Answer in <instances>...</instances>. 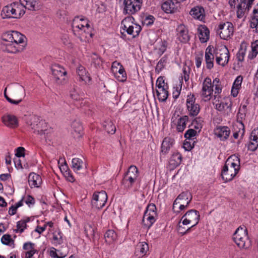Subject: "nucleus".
<instances>
[{"label": "nucleus", "mask_w": 258, "mask_h": 258, "mask_svg": "<svg viewBox=\"0 0 258 258\" xmlns=\"http://www.w3.org/2000/svg\"><path fill=\"white\" fill-rule=\"evenodd\" d=\"M240 169V158L235 155L230 156L226 160L221 172L225 182L231 181Z\"/></svg>", "instance_id": "nucleus-1"}, {"label": "nucleus", "mask_w": 258, "mask_h": 258, "mask_svg": "<svg viewBox=\"0 0 258 258\" xmlns=\"http://www.w3.org/2000/svg\"><path fill=\"white\" fill-rule=\"evenodd\" d=\"M52 130L49 127L47 123L41 117L38 116H33V133L37 134L41 136H44L45 140H50V135Z\"/></svg>", "instance_id": "nucleus-2"}, {"label": "nucleus", "mask_w": 258, "mask_h": 258, "mask_svg": "<svg viewBox=\"0 0 258 258\" xmlns=\"http://www.w3.org/2000/svg\"><path fill=\"white\" fill-rule=\"evenodd\" d=\"M25 37L18 31H13V42L5 43V50L10 53H16L23 50Z\"/></svg>", "instance_id": "nucleus-3"}, {"label": "nucleus", "mask_w": 258, "mask_h": 258, "mask_svg": "<svg viewBox=\"0 0 258 258\" xmlns=\"http://www.w3.org/2000/svg\"><path fill=\"white\" fill-rule=\"evenodd\" d=\"M72 26L74 34L78 37H87V34H90V27L87 19L76 17Z\"/></svg>", "instance_id": "nucleus-4"}, {"label": "nucleus", "mask_w": 258, "mask_h": 258, "mask_svg": "<svg viewBox=\"0 0 258 258\" xmlns=\"http://www.w3.org/2000/svg\"><path fill=\"white\" fill-rule=\"evenodd\" d=\"M25 12L22 9V5L18 3H14L4 7L1 12L3 18L18 19L24 15Z\"/></svg>", "instance_id": "nucleus-5"}, {"label": "nucleus", "mask_w": 258, "mask_h": 258, "mask_svg": "<svg viewBox=\"0 0 258 258\" xmlns=\"http://www.w3.org/2000/svg\"><path fill=\"white\" fill-rule=\"evenodd\" d=\"M7 88L8 87L6 88L4 91V96L7 100L11 104L14 105H17L20 103L22 100L24 91L22 86L18 84L8 86V88L10 90L11 97L7 94Z\"/></svg>", "instance_id": "nucleus-6"}, {"label": "nucleus", "mask_w": 258, "mask_h": 258, "mask_svg": "<svg viewBox=\"0 0 258 258\" xmlns=\"http://www.w3.org/2000/svg\"><path fill=\"white\" fill-rule=\"evenodd\" d=\"M192 197L190 192L186 191L181 192L174 201L173 210L175 212L179 213L187 208L192 200Z\"/></svg>", "instance_id": "nucleus-7"}, {"label": "nucleus", "mask_w": 258, "mask_h": 258, "mask_svg": "<svg viewBox=\"0 0 258 258\" xmlns=\"http://www.w3.org/2000/svg\"><path fill=\"white\" fill-rule=\"evenodd\" d=\"M134 18L130 16L124 18L121 22V28L123 31L122 33L126 32L133 37L139 35L142 28L141 26L133 22Z\"/></svg>", "instance_id": "nucleus-8"}, {"label": "nucleus", "mask_w": 258, "mask_h": 258, "mask_svg": "<svg viewBox=\"0 0 258 258\" xmlns=\"http://www.w3.org/2000/svg\"><path fill=\"white\" fill-rule=\"evenodd\" d=\"M233 239L240 248H247L250 246V241L248 238L246 229L238 228L233 234Z\"/></svg>", "instance_id": "nucleus-9"}, {"label": "nucleus", "mask_w": 258, "mask_h": 258, "mask_svg": "<svg viewBox=\"0 0 258 258\" xmlns=\"http://www.w3.org/2000/svg\"><path fill=\"white\" fill-rule=\"evenodd\" d=\"M156 207L153 204H149L144 213L142 222L145 228L149 229L156 221Z\"/></svg>", "instance_id": "nucleus-10"}, {"label": "nucleus", "mask_w": 258, "mask_h": 258, "mask_svg": "<svg viewBox=\"0 0 258 258\" xmlns=\"http://www.w3.org/2000/svg\"><path fill=\"white\" fill-rule=\"evenodd\" d=\"M217 32L221 39L228 40L233 35V25L230 22H221L218 25Z\"/></svg>", "instance_id": "nucleus-11"}, {"label": "nucleus", "mask_w": 258, "mask_h": 258, "mask_svg": "<svg viewBox=\"0 0 258 258\" xmlns=\"http://www.w3.org/2000/svg\"><path fill=\"white\" fill-rule=\"evenodd\" d=\"M219 96H215L213 104L216 109L219 111L224 112L227 114L231 112L232 102L228 97H224L221 99Z\"/></svg>", "instance_id": "nucleus-12"}, {"label": "nucleus", "mask_w": 258, "mask_h": 258, "mask_svg": "<svg viewBox=\"0 0 258 258\" xmlns=\"http://www.w3.org/2000/svg\"><path fill=\"white\" fill-rule=\"evenodd\" d=\"M215 56L216 62L224 67L227 64L229 59V52L225 45H221L215 49Z\"/></svg>", "instance_id": "nucleus-13"}, {"label": "nucleus", "mask_w": 258, "mask_h": 258, "mask_svg": "<svg viewBox=\"0 0 258 258\" xmlns=\"http://www.w3.org/2000/svg\"><path fill=\"white\" fill-rule=\"evenodd\" d=\"M199 213L196 210H189L180 219L183 225H191V226L190 227L191 228L196 225L199 223Z\"/></svg>", "instance_id": "nucleus-14"}, {"label": "nucleus", "mask_w": 258, "mask_h": 258, "mask_svg": "<svg viewBox=\"0 0 258 258\" xmlns=\"http://www.w3.org/2000/svg\"><path fill=\"white\" fill-rule=\"evenodd\" d=\"M143 0H123V13L130 15L138 12L141 8Z\"/></svg>", "instance_id": "nucleus-15"}, {"label": "nucleus", "mask_w": 258, "mask_h": 258, "mask_svg": "<svg viewBox=\"0 0 258 258\" xmlns=\"http://www.w3.org/2000/svg\"><path fill=\"white\" fill-rule=\"evenodd\" d=\"M186 106L190 116H197L200 111V105L196 103V98L194 94H190L187 95Z\"/></svg>", "instance_id": "nucleus-16"}, {"label": "nucleus", "mask_w": 258, "mask_h": 258, "mask_svg": "<svg viewBox=\"0 0 258 258\" xmlns=\"http://www.w3.org/2000/svg\"><path fill=\"white\" fill-rule=\"evenodd\" d=\"M52 74L57 84H62L66 80L67 71L64 68L58 64H54L51 68Z\"/></svg>", "instance_id": "nucleus-17"}, {"label": "nucleus", "mask_w": 258, "mask_h": 258, "mask_svg": "<svg viewBox=\"0 0 258 258\" xmlns=\"http://www.w3.org/2000/svg\"><path fill=\"white\" fill-rule=\"evenodd\" d=\"M107 200V195L106 192L102 190L99 192H96L93 194L91 204L93 207L100 209L104 206Z\"/></svg>", "instance_id": "nucleus-18"}, {"label": "nucleus", "mask_w": 258, "mask_h": 258, "mask_svg": "<svg viewBox=\"0 0 258 258\" xmlns=\"http://www.w3.org/2000/svg\"><path fill=\"white\" fill-rule=\"evenodd\" d=\"M213 87L211 79L207 77L203 83L201 91V96L205 101L210 100L213 92Z\"/></svg>", "instance_id": "nucleus-19"}, {"label": "nucleus", "mask_w": 258, "mask_h": 258, "mask_svg": "<svg viewBox=\"0 0 258 258\" xmlns=\"http://www.w3.org/2000/svg\"><path fill=\"white\" fill-rule=\"evenodd\" d=\"M177 39L182 43H186L190 39L188 30L184 25L180 24L176 28Z\"/></svg>", "instance_id": "nucleus-20"}, {"label": "nucleus", "mask_w": 258, "mask_h": 258, "mask_svg": "<svg viewBox=\"0 0 258 258\" xmlns=\"http://www.w3.org/2000/svg\"><path fill=\"white\" fill-rule=\"evenodd\" d=\"M215 55V49L213 47L209 46L205 51V61L207 69H211L213 68Z\"/></svg>", "instance_id": "nucleus-21"}, {"label": "nucleus", "mask_w": 258, "mask_h": 258, "mask_svg": "<svg viewBox=\"0 0 258 258\" xmlns=\"http://www.w3.org/2000/svg\"><path fill=\"white\" fill-rule=\"evenodd\" d=\"M214 133L221 140L224 141L229 136L230 130L226 126H219L215 128Z\"/></svg>", "instance_id": "nucleus-22"}, {"label": "nucleus", "mask_w": 258, "mask_h": 258, "mask_svg": "<svg viewBox=\"0 0 258 258\" xmlns=\"http://www.w3.org/2000/svg\"><path fill=\"white\" fill-rule=\"evenodd\" d=\"M2 121L7 126L10 128H15L18 125L17 117L13 115L7 114L2 117Z\"/></svg>", "instance_id": "nucleus-23"}, {"label": "nucleus", "mask_w": 258, "mask_h": 258, "mask_svg": "<svg viewBox=\"0 0 258 258\" xmlns=\"http://www.w3.org/2000/svg\"><path fill=\"white\" fill-rule=\"evenodd\" d=\"M84 231L86 235L90 240L95 242L98 239V236L95 233V227L90 223H87L84 226Z\"/></svg>", "instance_id": "nucleus-24"}, {"label": "nucleus", "mask_w": 258, "mask_h": 258, "mask_svg": "<svg viewBox=\"0 0 258 258\" xmlns=\"http://www.w3.org/2000/svg\"><path fill=\"white\" fill-rule=\"evenodd\" d=\"M247 0H241L240 3L237 6V17L238 18H242L245 14L248 12L251 7L246 3Z\"/></svg>", "instance_id": "nucleus-25"}, {"label": "nucleus", "mask_w": 258, "mask_h": 258, "mask_svg": "<svg viewBox=\"0 0 258 258\" xmlns=\"http://www.w3.org/2000/svg\"><path fill=\"white\" fill-rule=\"evenodd\" d=\"M77 73L80 81H83L85 83L90 82L91 77L83 66H79L77 69Z\"/></svg>", "instance_id": "nucleus-26"}, {"label": "nucleus", "mask_w": 258, "mask_h": 258, "mask_svg": "<svg viewBox=\"0 0 258 258\" xmlns=\"http://www.w3.org/2000/svg\"><path fill=\"white\" fill-rule=\"evenodd\" d=\"M250 27L253 29V32L258 33V4L253 10V16L250 20Z\"/></svg>", "instance_id": "nucleus-27"}, {"label": "nucleus", "mask_w": 258, "mask_h": 258, "mask_svg": "<svg viewBox=\"0 0 258 258\" xmlns=\"http://www.w3.org/2000/svg\"><path fill=\"white\" fill-rule=\"evenodd\" d=\"M199 37L201 42H206L209 39L210 31L205 26H201L198 28Z\"/></svg>", "instance_id": "nucleus-28"}, {"label": "nucleus", "mask_w": 258, "mask_h": 258, "mask_svg": "<svg viewBox=\"0 0 258 258\" xmlns=\"http://www.w3.org/2000/svg\"><path fill=\"white\" fill-rule=\"evenodd\" d=\"M40 168L41 165H38L37 169L33 171V186L36 187H40L42 184Z\"/></svg>", "instance_id": "nucleus-29"}, {"label": "nucleus", "mask_w": 258, "mask_h": 258, "mask_svg": "<svg viewBox=\"0 0 258 258\" xmlns=\"http://www.w3.org/2000/svg\"><path fill=\"white\" fill-rule=\"evenodd\" d=\"M174 144V140L172 138H165L162 142L161 152L162 153L167 154Z\"/></svg>", "instance_id": "nucleus-30"}, {"label": "nucleus", "mask_w": 258, "mask_h": 258, "mask_svg": "<svg viewBox=\"0 0 258 258\" xmlns=\"http://www.w3.org/2000/svg\"><path fill=\"white\" fill-rule=\"evenodd\" d=\"M23 251L22 253V258H32V243L26 242L23 245Z\"/></svg>", "instance_id": "nucleus-31"}, {"label": "nucleus", "mask_w": 258, "mask_h": 258, "mask_svg": "<svg viewBox=\"0 0 258 258\" xmlns=\"http://www.w3.org/2000/svg\"><path fill=\"white\" fill-rule=\"evenodd\" d=\"M182 156L179 153H174L172 154L169 160V165L172 168H175L179 165L181 162Z\"/></svg>", "instance_id": "nucleus-32"}, {"label": "nucleus", "mask_w": 258, "mask_h": 258, "mask_svg": "<svg viewBox=\"0 0 258 258\" xmlns=\"http://www.w3.org/2000/svg\"><path fill=\"white\" fill-rule=\"evenodd\" d=\"M204 9L201 7H197L192 8L190 14L195 19H202L204 17Z\"/></svg>", "instance_id": "nucleus-33"}, {"label": "nucleus", "mask_w": 258, "mask_h": 258, "mask_svg": "<svg viewBox=\"0 0 258 258\" xmlns=\"http://www.w3.org/2000/svg\"><path fill=\"white\" fill-rule=\"evenodd\" d=\"M149 247L148 244L145 242L139 243L136 248V253L137 255H143L148 250Z\"/></svg>", "instance_id": "nucleus-34"}, {"label": "nucleus", "mask_w": 258, "mask_h": 258, "mask_svg": "<svg viewBox=\"0 0 258 258\" xmlns=\"http://www.w3.org/2000/svg\"><path fill=\"white\" fill-rule=\"evenodd\" d=\"M167 87L165 88H160L156 90L157 96L160 101H165L168 96V92L167 90Z\"/></svg>", "instance_id": "nucleus-35"}, {"label": "nucleus", "mask_w": 258, "mask_h": 258, "mask_svg": "<svg viewBox=\"0 0 258 258\" xmlns=\"http://www.w3.org/2000/svg\"><path fill=\"white\" fill-rule=\"evenodd\" d=\"M188 117L184 115L180 117L177 121L176 129L179 132H182L185 128Z\"/></svg>", "instance_id": "nucleus-36"}, {"label": "nucleus", "mask_w": 258, "mask_h": 258, "mask_svg": "<svg viewBox=\"0 0 258 258\" xmlns=\"http://www.w3.org/2000/svg\"><path fill=\"white\" fill-rule=\"evenodd\" d=\"M162 9L167 13H173L175 5L171 0H167L162 5Z\"/></svg>", "instance_id": "nucleus-37"}, {"label": "nucleus", "mask_w": 258, "mask_h": 258, "mask_svg": "<svg viewBox=\"0 0 258 258\" xmlns=\"http://www.w3.org/2000/svg\"><path fill=\"white\" fill-rule=\"evenodd\" d=\"M72 168L76 172L80 171L84 165V162L81 159L78 158H75L72 159Z\"/></svg>", "instance_id": "nucleus-38"}, {"label": "nucleus", "mask_w": 258, "mask_h": 258, "mask_svg": "<svg viewBox=\"0 0 258 258\" xmlns=\"http://www.w3.org/2000/svg\"><path fill=\"white\" fill-rule=\"evenodd\" d=\"M105 241L110 244L114 241L117 238V234L113 230H108L104 234Z\"/></svg>", "instance_id": "nucleus-39"}, {"label": "nucleus", "mask_w": 258, "mask_h": 258, "mask_svg": "<svg viewBox=\"0 0 258 258\" xmlns=\"http://www.w3.org/2000/svg\"><path fill=\"white\" fill-rule=\"evenodd\" d=\"M91 57L92 59L91 65L93 66L96 68H99L102 66V60L96 53H93Z\"/></svg>", "instance_id": "nucleus-40"}, {"label": "nucleus", "mask_w": 258, "mask_h": 258, "mask_svg": "<svg viewBox=\"0 0 258 258\" xmlns=\"http://www.w3.org/2000/svg\"><path fill=\"white\" fill-rule=\"evenodd\" d=\"M137 179L133 177H130L127 175H124L122 181V183L126 188H130Z\"/></svg>", "instance_id": "nucleus-41"}, {"label": "nucleus", "mask_w": 258, "mask_h": 258, "mask_svg": "<svg viewBox=\"0 0 258 258\" xmlns=\"http://www.w3.org/2000/svg\"><path fill=\"white\" fill-rule=\"evenodd\" d=\"M114 73L115 74V76L118 81L120 82H123L126 80V73L122 66H120L118 70Z\"/></svg>", "instance_id": "nucleus-42"}, {"label": "nucleus", "mask_w": 258, "mask_h": 258, "mask_svg": "<svg viewBox=\"0 0 258 258\" xmlns=\"http://www.w3.org/2000/svg\"><path fill=\"white\" fill-rule=\"evenodd\" d=\"M103 126L108 134H114L116 131L115 126L111 121L105 122Z\"/></svg>", "instance_id": "nucleus-43"}, {"label": "nucleus", "mask_w": 258, "mask_h": 258, "mask_svg": "<svg viewBox=\"0 0 258 258\" xmlns=\"http://www.w3.org/2000/svg\"><path fill=\"white\" fill-rule=\"evenodd\" d=\"M125 175H127L130 177H133L135 179H137L139 176V171L138 168L136 166L131 165L127 172L125 173Z\"/></svg>", "instance_id": "nucleus-44"}, {"label": "nucleus", "mask_w": 258, "mask_h": 258, "mask_svg": "<svg viewBox=\"0 0 258 258\" xmlns=\"http://www.w3.org/2000/svg\"><path fill=\"white\" fill-rule=\"evenodd\" d=\"M246 47L245 46L241 45L240 48L236 54V58L239 61H243L246 53Z\"/></svg>", "instance_id": "nucleus-45"}, {"label": "nucleus", "mask_w": 258, "mask_h": 258, "mask_svg": "<svg viewBox=\"0 0 258 258\" xmlns=\"http://www.w3.org/2000/svg\"><path fill=\"white\" fill-rule=\"evenodd\" d=\"M30 221V218L26 217L23 219L18 221L17 224V228L20 229V231L22 232L24 231V229L26 228V223Z\"/></svg>", "instance_id": "nucleus-46"}, {"label": "nucleus", "mask_w": 258, "mask_h": 258, "mask_svg": "<svg viewBox=\"0 0 258 258\" xmlns=\"http://www.w3.org/2000/svg\"><path fill=\"white\" fill-rule=\"evenodd\" d=\"M167 62V58L166 57L164 56L162 57L160 60L158 61L156 68L155 71L157 73L160 72L165 67Z\"/></svg>", "instance_id": "nucleus-47"}, {"label": "nucleus", "mask_w": 258, "mask_h": 258, "mask_svg": "<svg viewBox=\"0 0 258 258\" xmlns=\"http://www.w3.org/2000/svg\"><path fill=\"white\" fill-rule=\"evenodd\" d=\"M77 88L75 86H73L70 88V96L74 100H78L80 99V96L77 92Z\"/></svg>", "instance_id": "nucleus-48"}, {"label": "nucleus", "mask_w": 258, "mask_h": 258, "mask_svg": "<svg viewBox=\"0 0 258 258\" xmlns=\"http://www.w3.org/2000/svg\"><path fill=\"white\" fill-rule=\"evenodd\" d=\"M190 71L191 69L189 66L186 65L183 66L182 69V78L184 79L185 82L189 80Z\"/></svg>", "instance_id": "nucleus-49"}, {"label": "nucleus", "mask_w": 258, "mask_h": 258, "mask_svg": "<svg viewBox=\"0 0 258 258\" xmlns=\"http://www.w3.org/2000/svg\"><path fill=\"white\" fill-rule=\"evenodd\" d=\"M203 119L202 117H199L196 118L193 121H192V125H194V127L197 130H200L202 128L203 125Z\"/></svg>", "instance_id": "nucleus-50"}, {"label": "nucleus", "mask_w": 258, "mask_h": 258, "mask_svg": "<svg viewBox=\"0 0 258 258\" xmlns=\"http://www.w3.org/2000/svg\"><path fill=\"white\" fill-rule=\"evenodd\" d=\"M19 4L22 5V9L25 8L26 9L31 10L32 8V0H20Z\"/></svg>", "instance_id": "nucleus-51"}, {"label": "nucleus", "mask_w": 258, "mask_h": 258, "mask_svg": "<svg viewBox=\"0 0 258 258\" xmlns=\"http://www.w3.org/2000/svg\"><path fill=\"white\" fill-rule=\"evenodd\" d=\"M13 31L7 32L5 33L2 35V40L6 43L13 42Z\"/></svg>", "instance_id": "nucleus-52"}, {"label": "nucleus", "mask_w": 258, "mask_h": 258, "mask_svg": "<svg viewBox=\"0 0 258 258\" xmlns=\"http://www.w3.org/2000/svg\"><path fill=\"white\" fill-rule=\"evenodd\" d=\"M72 127L76 133L79 134H81L83 127L80 122L77 121H74L72 124Z\"/></svg>", "instance_id": "nucleus-53"}, {"label": "nucleus", "mask_w": 258, "mask_h": 258, "mask_svg": "<svg viewBox=\"0 0 258 258\" xmlns=\"http://www.w3.org/2000/svg\"><path fill=\"white\" fill-rule=\"evenodd\" d=\"M1 242L4 245H8L11 242H14L11 236L9 234H5L1 238Z\"/></svg>", "instance_id": "nucleus-54"}, {"label": "nucleus", "mask_w": 258, "mask_h": 258, "mask_svg": "<svg viewBox=\"0 0 258 258\" xmlns=\"http://www.w3.org/2000/svg\"><path fill=\"white\" fill-rule=\"evenodd\" d=\"M166 46L165 42L160 41L156 47V49L158 50V53L160 54H163L166 50Z\"/></svg>", "instance_id": "nucleus-55"}, {"label": "nucleus", "mask_w": 258, "mask_h": 258, "mask_svg": "<svg viewBox=\"0 0 258 258\" xmlns=\"http://www.w3.org/2000/svg\"><path fill=\"white\" fill-rule=\"evenodd\" d=\"M197 132L194 129L188 130L184 134V137L186 140H190L192 137L196 136Z\"/></svg>", "instance_id": "nucleus-56"}, {"label": "nucleus", "mask_w": 258, "mask_h": 258, "mask_svg": "<svg viewBox=\"0 0 258 258\" xmlns=\"http://www.w3.org/2000/svg\"><path fill=\"white\" fill-rule=\"evenodd\" d=\"M181 223H182V221L180 220L178 223V227L177 230L179 234H180L181 235H184L188 233L190 231L191 228L189 227L187 229L185 230V229L180 225Z\"/></svg>", "instance_id": "nucleus-57"}, {"label": "nucleus", "mask_w": 258, "mask_h": 258, "mask_svg": "<svg viewBox=\"0 0 258 258\" xmlns=\"http://www.w3.org/2000/svg\"><path fill=\"white\" fill-rule=\"evenodd\" d=\"M194 141H190L189 140L188 141L185 140L183 143V148L186 151L191 150L194 147Z\"/></svg>", "instance_id": "nucleus-58"}, {"label": "nucleus", "mask_w": 258, "mask_h": 258, "mask_svg": "<svg viewBox=\"0 0 258 258\" xmlns=\"http://www.w3.org/2000/svg\"><path fill=\"white\" fill-rule=\"evenodd\" d=\"M63 174L64 176L66 178V179L70 181L73 182L75 180V178L73 176L70 170H66L63 172Z\"/></svg>", "instance_id": "nucleus-59"}, {"label": "nucleus", "mask_w": 258, "mask_h": 258, "mask_svg": "<svg viewBox=\"0 0 258 258\" xmlns=\"http://www.w3.org/2000/svg\"><path fill=\"white\" fill-rule=\"evenodd\" d=\"M250 140L258 143V128L253 130L250 135Z\"/></svg>", "instance_id": "nucleus-60"}, {"label": "nucleus", "mask_w": 258, "mask_h": 258, "mask_svg": "<svg viewBox=\"0 0 258 258\" xmlns=\"http://www.w3.org/2000/svg\"><path fill=\"white\" fill-rule=\"evenodd\" d=\"M156 86L157 87V89H160V88H165L167 87V86L165 85L164 82V80L163 77H160L158 78L156 81Z\"/></svg>", "instance_id": "nucleus-61"}, {"label": "nucleus", "mask_w": 258, "mask_h": 258, "mask_svg": "<svg viewBox=\"0 0 258 258\" xmlns=\"http://www.w3.org/2000/svg\"><path fill=\"white\" fill-rule=\"evenodd\" d=\"M17 158L21 157H24L25 156V149L23 147H19L16 149V152L15 154Z\"/></svg>", "instance_id": "nucleus-62"}, {"label": "nucleus", "mask_w": 258, "mask_h": 258, "mask_svg": "<svg viewBox=\"0 0 258 258\" xmlns=\"http://www.w3.org/2000/svg\"><path fill=\"white\" fill-rule=\"evenodd\" d=\"M251 48L253 53V56L251 57V58H252L253 57H255L258 53V41H255L252 43Z\"/></svg>", "instance_id": "nucleus-63"}, {"label": "nucleus", "mask_w": 258, "mask_h": 258, "mask_svg": "<svg viewBox=\"0 0 258 258\" xmlns=\"http://www.w3.org/2000/svg\"><path fill=\"white\" fill-rule=\"evenodd\" d=\"M50 255L54 258H63L65 256V255H62L61 253L59 255L56 251V249L55 248H53V249L50 250Z\"/></svg>", "instance_id": "nucleus-64"}]
</instances>
